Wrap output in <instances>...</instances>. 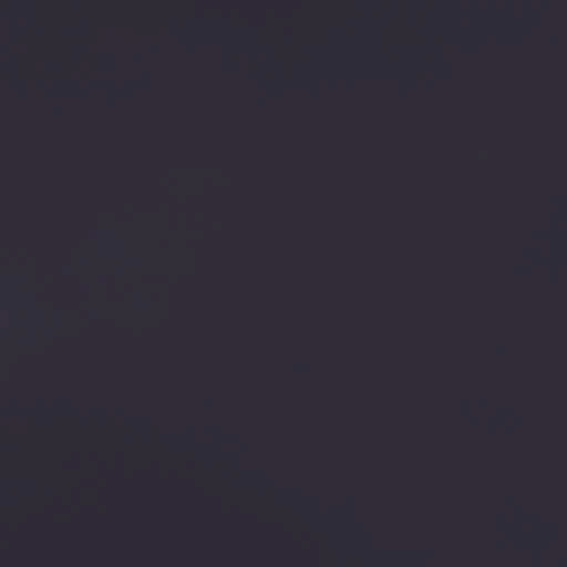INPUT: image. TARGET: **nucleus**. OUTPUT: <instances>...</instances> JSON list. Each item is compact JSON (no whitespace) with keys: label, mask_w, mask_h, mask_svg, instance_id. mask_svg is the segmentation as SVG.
Listing matches in <instances>:
<instances>
[{"label":"nucleus","mask_w":567,"mask_h":567,"mask_svg":"<svg viewBox=\"0 0 567 567\" xmlns=\"http://www.w3.org/2000/svg\"><path fill=\"white\" fill-rule=\"evenodd\" d=\"M4 52V50L2 49V53ZM1 68L3 69L4 68V64L2 63L1 64ZM4 282V278L2 277V284Z\"/></svg>","instance_id":"nucleus-1"}]
</instances>
